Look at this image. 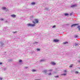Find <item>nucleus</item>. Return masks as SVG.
Returning <instances> with one entry per match:
<instances>
[{
	"label": "nucleus",
	"instance_id": "17",
	"mask_svg": "<svg viewBox=\"0 0 80 80\" xmlns=\"http://www.w3.org/2000/svg\"><path fill=\"white\" fill-rule=\"evenodd\" d=\"M17 31H15L12 32V33H17Z\"/></svg>",
	"mask_w": 80,
	"mask_h": 80
},
{
	"label": "nucleus",
	"instance_id": "3",
	"mask_svg": "<svg viewBox=\"0 0 80 80\" xmlns=\"http://www.w3.org/2000/svg\"><path fill=\"white\" fill-rule=\"evenodd\" d=\"M77 6V5L76 4H74L71 7H72V8H73L74 7H76Z\"/></svg>",
	"mask_w": 80,
	"mask_h": 80
},
{
	"label": "nucleus",
	"instance_id": "20",
	"mask_svg": "<svg viewBox=\"0 0 80 80\" xmlns=\"http://www.w3.org/2000/svg\"><path fill=\"white\" fill-rule=\"evenodd\" d=\"M68 42H63V43L64 44H66V43H68Z\"/></svg>",
	"mask_w": 80,
	"mask_h": 80
},
{
	"label": "nucleus",
	"instance_id": "34",
	"mask_svg": "<svg viewBox=\"0 0 80 80\" xmlns=\"http://www.w3.org/2000/svg\"><path fill=\"white\" fill-rule=\"evenodd\" d=\"M40 80L39 79H37V80Z\"/></svg>",
	"mask_w": 80,
	"mask_h": 80
},
{
	"label": "nucleus",
	"instance_id": "25",
	"mask_svg": "<svg viewBox=\"0 0 80 80\" xmlns=\"http://www.w3.org/2000/svg\"><path fill=\"white\" fill-rule=\"evenodd\" d=\"M64 72H65V73L67 72V70H65L63 71Z\"/></svg>",
	"mask_w": 80,
	"mask_h": 80
},
{
	"label": "nucleus",
	"instance_id": "29",
	"mask_svg": "<svg viewBox=\"0 0 80 80\" xmlns=\"http://www.w3.org/2000/svg\"><path fill=\"white\" fill-rule=\"evenodd\" d=\"M19 62H22V60H20L19 61Z\"/></svg>",
	"mask_w": 80,
	"mask_h": 80
},
{
	"label": "nucleus",
	"instance_id": "30",
	"mask_svg": "<svg viewBox=\"0 0 80 80\" xmlns=\"http://www.w3.org/2000/svg\"><path fill=\"white\" fill-rule=\"evenodd\" d=\"M2 79H3V78H0V80H2Z\"/></svg>",
	"mask_w": 80,
	"mask_h": 80
},
{
	"label": "nucleus",
	"instance_id": "1",
	"mask_svg": "<svg viewBox=\"0 0 80 80\" xmlns=\"http://www.w3.org/2000/svg\"><path fill=\"white\" fill-rule=\"evenodd\" d=\"M34 21H35V22H34V21H32L33 23H34V24H35L36 23H38V20L37 19H34Z\"/></svg>",
	"mask_w": 80,
	"mask_h": 80
},
{
	"label": "nucleus",
	"instance_id": "14",
	"mask_svg": "<svg viewBox=\"0 0 80 80\" xmlns=\"http://www.w3.org/2000/svg\"><path fill=\"white\" fill-rule=\"evenodd\" d=\"M78 37V36L77 35H74V38H77Z\"/></svg>",
	"mask_w": 80,
	"mask_h": 80
},
{
	"label": "nucleus",
	"instance_id": "27",
	"mask_svg": "<svg viewBox=\"0 0 80 80\" xmlns=\"http://www.w3.org/2000/svg\"><path fill=\"white\" fill-rule=\"evenodd\" d=\"M75 45L76 46H77V45H78V44H77V43H75Z\"/></svg>",
	"mask_w": 80,
	"mask_h": 80
},
{
	"label": "nucleus",
	"instance_id": "11",
	"mask_svg": "<svg viewBox=\"0 0 80 80\" xmlns=\"http://www.w3.org/2000/svg\"><path fill=\"white\" fill-rule=\"evenodd\" d=\"M72 67H73V64H71L70 66H69L70 68H71Z\"/></svg>",
	"mask_w": 80,
	"mask_h": 80
},
{
	"label": "nucleus",
	"instance_id": "7",
	"mask_svg": "<svg viewBox=\"0 0 80 80\" xmlns=\"http://www.w3.org/2000/svg\"><path fill=\"white\" fill-rule=\"evenodd\" d=\"M51 65H56V63H55L54 62H52L51 63Z\"/></svg>",
	"mask_w": 80,
	"mask_h": 80
},
{
	"label": "nucleus",
	"instance_id": "2",
	"mask_svg": "<svg viewBox=\"0 0 80 80\" xmlns=\"http://www.w3.org/2000/svg\"><path fill=\"white\" fill-rule=\"evenodd\" d=\"M27 25L28 26V27H35V25L30 24V23H29Z\"/></svg>",
	"mask_w": 80,
	"mask_h": 80
},
{
	"label": "nucleus",
	"instance_id": "12",
	"mask_svg": "<svg viewBox=\"0 0 80 80\" xmlns=\"http://www.w3.org/2000/svg\"><path fill=\"white\" fill-rule=\"evenodd\" d=\"M31 4H32V5H35V2H32L31 3Z\"/></svg>",
	"mask_w": 80,
	"mask_h": 80
},
{
	"label": "nucleus",
	"instance_id": "18",
	"mask_svg": "<svg viewBox=\"0 0 80 80\" xmlns=\"http://www.w3.org/2000/svg\"><path fill=\"white\" fill-rule=\"evenodd\" d=\"M32 72H36V70H35V69H32Z\"/></svg>",
	"mask_w": 80,
	"mask_h": 80
},
{
	"label": "nucleus",
	"instance_id": "33",
	"mask_svg": "<svg viewBox=\"0 0 80 80\" xmlns=\"http://www.w3.org/2000/svg\"><path fill=\"white\" fill-rule=\"evenodd\" d=\"M25 68H28V67H25Z\"/></svg>",
	"mask_w": 80,
	"mask_h": 80
},
{
	"label": "nucleus",
	"instance_id": "21",
	"mask_svg": "<svg viewBox=\"0 0 80 80\" xmlns=\"http://www.w3.org/2000/svg\"><path fill=\"white\" fill-rule=\"evenodd\" d=\"M48 71H49V72H52V69H49L48 70Z\"/></svg>",
	"mask_w": 80,
	"mask_h": 80
},
{
	"label": "nucleus",
	"instance_id": "24",
	"mask_svg": "<svg viewBox=\"0 0 80 80\" xmlns=\"http://www.w3.org/2000/svg\"><path fill=\"white\" fill-rule=\"evenodd\" d=\"M37 51H40V49L38 48V49H37Z\"/></svg>",
	"mask_w": 80,
	"mask_h": 80
},
{
	"label": "nucleus",
	"instance_id": "4",
	"mask_svg": "<svg viewBox=\"0 0 80 80\" xmlns=\"http://www.w3.org/2000/svg\"><path fill=\"white\" fill-rule=\"evenodd\" d=\"M59 41V40H58V39H54V42H58Z\"/></svg>",
	"mask_w": 80,
	"mask_h": 80
},
{
	"label": "nucleus",
	"instance_id": "6",
	"mask_svg": "<svg viewBox=\"0 0 80 80\" xmlns=\"http://www.w3.org/2000/svg\"><path fill=\"white\" fill-rule=\"evenodd\" d=\"M11 17H13V18L15 17H16V16L14 14H12V15H11Z\"/></svg>",
	"mask_w": 80,
	"mask_h": 80
},
{
	"label": "nucleus",
	"instance_id": "26",
	"mask_svg": "<svg viewBox=\"0 0 80 80\" xmlns=\"http://www.w3.org/2000/svg\"><path fill=\"white\" fill-rule=\"evenodd\" d=\"M0 20H1V21H3V18H1L0 19Z\"/></svg>",
	"mask_w": 80,
	"mask_h": 80
},
{
	"label": "nucleus",
	"instance_id": "15",
	"mask_svg": "<svg viewBox=\"0 0 80 80\" xmlns=\"http://www.w3.org/2000/svg\"><path fill=\"white\" fill-rule=\"evenodd\" d=\"M78 29L80 30V26H78Z\"/></svg>",
	"mask_w": 80,
	"mask_h": 80
},
{
	"label": "nucleus",
	"instance_id": "19",
	"mask_svg": "<svg viewBox=\"0 0 80 80\" xmlns=\"http://www.w3.org/2000/svg\"><path fill=\"white\" fill-rule=\"evenodd\" d=\"M59 76H58V75H57V76H55V78H58V77Z\"/></svg>",
	"mask_w": 80,
	"mask_h": 80
},
{
	"label": "nucleus",
	"instance_id": "22",
	"mask_svg": "<svg viewBox=\"0 0 80 80\" xmlns=\"http://www.w3.org/2000/svg\"><path fill=\"white\" fill-rule=\"evenodd\" d=\"M48 75H52V73H50L48 74Z\"/></svg>",
	"mask_w": 80,
	"mask_h": 80
},
{
	"label": "nucleus",
	"instance_id": "16",
	"mask_svg": "<svg viewBox=\"0 0 80 80\" xmlns=\"http://www.w3.org/2000/svg\"><path fill=\"white\" fill-rule=\"evenodd\" d=\"M44 61H45L44 59H42L40 60V62H44Z\"/></svg>",
	"mask_w": 80,
	"mask_h": 80
},
{
	"label": "nucleus",
	"instance_id": "13",
	"mask_svg": "<svg viewBox=\"0 0 80 80\" xmlns=\"http://www.w3.org/2000/svg\"><path fill=\"white\" fill-rule=\"evenodd\" d=\"M78 72L76 71L75 72V73H76V74H78Z\"/></svg>",
	"mask_w": 80,
	"mask_h": 80
},
{
	"label": "nucleus",
	"instance_id": "8",
	"mask_svg": "<svg viewBox=\"0 0 80 80\" xmlns=\"http://www.w3.org/2000/svg\"><path fill=\"white\" fill-rule=\"evenodd\" d=\"M2 10H6V9H7V8H6V7H4L2 8Z\"/></svg>",
	"mask_w": 80,
	"mask_h": 80
},
{
	"label": "nucleus",
	"instance_id": "32",
	"mask_svg": "<svg viewBox=\"0 0 80 80\" xmlns=\"http://www.w3.org/2000/svg\"><path fill=\"white\" fill-rule=\"evenodd\" d=\"M72 15V13H71L70 14V15L71 16Z\"/></svg>",
	"mask_w": 80,
	"mask_h": 80
},
{
	"label": "nucleus",
	"instance_id": "28",
	"mask_svg": "<svg viewBox=\"0 0 80 80\" xmlns=\"http://www.w3.org/2000/svg\"><path fill=\"white\" fill-rule=\"evenodd\" d=\"M55 27H56V26H55V25L53 26L52 27V28H55Z\"/></svg>",
	"mask_w": 80,
	"mask_h": 80
},
{
	"label": "nucleus",
	"instance_id": "9",
	"mask_svg": "<svg viewBox=\"0 0 80 80\" xmlns=\"http://www.w3.org/2000/svg\"><path fill=\"white\" fill-rule=\"evenodd\" d=\"M68 15L69 14L68 13H66L65 14V16H68Z\"/></svg>",
	"mask_w": 80,
	"mask_h": 80
},
{
	"label": "nucleus",
	"instance_id": "10",
	"mask_svg": "<svg viewBox=\"0 0 80 80\" xmlns=\"http://www.w3.org/2000/svg\"><path fill=\"white\" fill-rule=\"evenodd\" d=\"M44 73H47V70H45L43 71Z\"/></svg>",
	"mask_w": 80,
	"mask_h": 80
},
{
	"label": "nucleus",
	"instance_id": "23",
	"mask_svg": "<svg viewBox=\"0 0 80 80\" xmlns=\"http://www.w3.org/2000/svg\"><path fill=\"white\" fill-rule=\"evenodd\" d=\"M61 75H66V74H62Z\"/></svg>",
	"mask_w": 80,
	"mask_h": 80
},
{
	"label": "nucleus",
	"instance_id": "5",
	"mask_svg": "<svg viewBox=\"0 0 80 80\" xmlns=\"http://www.w3.org/2000/svg\"><path fill=\"white\" fill-rule=\"evenodd\" d=\"M78 25V24H73L71 25V27H73L75 26V25Z\"/></svg>",
	"mask_w": 80,
	"mask_h": 80
},
{
	"label": "nucleus",
	"instance_id": "31",
	"mask_svg": "<svg viewBox=\"0 0 80 80\" xmlns=\"http://www.w3.org/2000/svg\"><path fill=\"white\" fill-rule=\"evenodd\" d=\"M2 63L0 62V65H2Z\"/></svg>",
	"mask_w": 80,
	"mask_h": 80
}]
</instances>
